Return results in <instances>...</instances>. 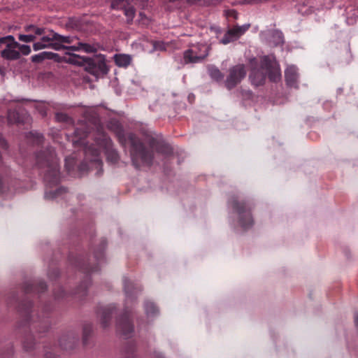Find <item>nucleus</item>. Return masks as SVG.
I'll return each mask as SVG.
<instances>
[{"label":"nucleus","instance_id":"f257e3e1","mask_svg":"<svg viewBox=\"0 0 358 358\" xmlns=\"http://www.w3.org/2000/svg\"><path fill=\"white\" fill-rule=\"evenodd\" d=\"M107 127L110 131L115 133L122 145L126 144L127 140L129 141L131 144V162L136 169H139L142 165L150 166L152 164L153 150L166 155L171 153V148L168 144L152 136L146 140L150 148V150H148L136 134L130 133L126 135L122 125L117 120H110Z\"/></svg>","mask_w":358,"mask_h":358},{"label":"nucleus","instance_id":"f03ea898","mask_svg":"<svg viewBox=\"0 0 358 358\" xmlns=\"http://www.w3.org/2000/svg\"><path fill=\"white\" fill-rule=\"evenodd\" d=\"M91 122L93 129H94V132L92 134V136L95 145H89L88 142L86 141L85 138L91 136V131L86 127L75 129L74 134L76 139L74 140V144L83 147L86 159L94 163L99 167H101L103 164L100 157L101 150L104 151L108 162L117 163L120 158L119 155L116 150L113 148L112 141L104 131L103 126L95 117H92Z\"/></svg>","mask_w":358,"mask_h":358},{"label":"nucleus","instance_id":"7ed1b4c3","mask_svg":"<svg viewBox=\"0 0 358 358\" xmlns=\"http://www.w3.org/2000/svg\"><path fill=\"white\" fill-rule=\"evenodd\" d=\"M47 285L43 280H34L25 282L23 285L22 289L25 299L22 301H17L15 296H13L15 303L17 304V308L21 315L24 324L29 325L31 330H34L38 333H43L48 331L50 327L49 314L51 307L49 304H46L41 308L42 317L38 313L34 314L31 310L32 304L27 295L32 293H41L46 290Z\"/></svg>","mask_w":358,"mask_h":358},{"label":"nucleus","instance_id":"20e7f679","mask_svg":"<svg viewBox=\"0 0 358 358\" xmlns=\"http://www.w3.org/2000/svg\"><path fill=\"white\" fill-rule=\"evenodd\" d=\"M36 161L46 186L51 188L57 185L61 177L59 161L53 148L48 147L38 152L36 155Z\"/></svg>","mask_w":358,"mask_h":358},{"label":"nucleus","instance_id":"39448f33","mask_svg":"<svg viewBox=\"0 0 358 358\" xmlns=\"http://www.w3.org/2000/svg\"><path fill=\"white\" fill-rule=\"evenodd\" d=\"M266 75L273 83H277L281 78L278 64L274 58L268 55L262 57L259 69H252L250 79L252 84L257 87L264 84Z\"/></svg>","mask_w":358,"mask_h":358},{"label":"nucleus","instance_id":"423d86ee","mask_svg":"<svg viewBox=\"0 0 358 358\" xmlns=\"http://www.w3.org/2000/svg\"><path fill=\"white\" fill-rule=\"evenodd\" d=\"M106 240L103 238L100 241L99 248L94 252V259L97 262L96 264L91 265L89 262L90 259H85L83 256L73 257L69 255V259L70 263L78 270L85 274H90L98 271L99 270V264L104 257V250L106 247Z\"/></svg>","mask_w":358,"mask_h":358},{"label":"nucleus","instance_id":"0eeeda50","mask_svg":"<svg viewBox=\"0 0 358 358\" xmlns=\"http://www.w3.org/2000/svg\"><path fill=\"white\" fill-rule=\"evenodd\" d=\"M234 211L237 213L238 223L240 226L248 229L252 227L254 224L253 217L252 216V203L249 201H239L236 197H232L229 201Z\"/></svg>","mask_w":358,"mask_h":358},{"label":"nucleus","instance_id":"6e6552de","mask_svg":"<svg viewBox=\"0 0 358 358\" xmlns=\"http://www.w3.org/2000/svg\"><path fill=\"white\" fill-rule=\"evenodd\" d=\"M71 62L85 66V69L90 73L98 76L108 73V68L104 59L101 57H80L73 55Z\"/></svg>","mask_w":358,"mask_h":358},{"label":"nucleus","instance_id":"1a4fd4ad","mask_svg":"<svg viewBox=\"0 0 358 358\" xmlns=\"http://www.w3.org/2000/svg\"><path fill=\"white\" fill-rule=\"evenodd\" d=\"M246 73L244 64H238L230 67L225 80V87L229 90L234 88L245 77Z\"/></svg>","mask_w":358,"mask_h":358},{"label":"nucleus","instance_id":"9d476101","mask_svg":"<svg viewBox=\"0 0 358 358\" xmlns=\"http://www.w3.org/2000/svg\"><path fill=\"white\" fill-rule=\"evenodd\" d=\"M208 54V50L205 45H193L184 52V61L186 64L198 63L204 59Z\"/></svg>","mask_w":358,"mask_h":358},{"label":"nucleus","instance_id":"9b49d317","mask_svg":"<svg viewBox=\"0 0 358 358\" xmlns=\"http://www.w3.org/2000/svg\"><path fill=\"white\" fill-rule=\"evenodd\" d=\"M19 43L12 35H7L5 45L0 52L1 57L8 61L17 60L20 58V51L17 50Z\"/></svg>","mask_w":358,"mask_h":358},{"label":"nucleus","instance_id":"f8f14e48","mask_svg":"<svg viewBox=\"0 0 358 358\" xmlns=\"http://www.w3.org/2000/svg\"><path fill=\"white\" fill-rule=\"evenodd\" d=\"M250 24H245L242 26L238 24L229 28L220 39V43L223 45L229 44L238 40L250 29Z\"/></svg>","mask_w":358,"mask_h":358},{"label":"nucleus","instance_id":"ddd939ff","mask_svg":"<svg viewBox=\"0 0 358 358\" xmlns=\"http://www.w3.org/2000/svg\"><path fill=\"white\" fill-rule=\"evenodd\" d=\"M57 33L52 30H49L48 33L46 32L40 36V41L35 42L33 44V49L38 51L45 48H52L55 50V44L57 43Z\"/></svg>","mask_w":358,"mask_h":358},{"label":"nucleus","instance_id":"4468645a","mask_svg":"<svg viewBox=\"0 0 358 358\" xmlns=\"http://www.w3.org/2000/svg\"><path fill=\"white\" fill-rule=\"evenodd\" d=\"M26 34H19V41L24 43L34 42L38 36H42L45 33V28L40 27L34 24H29L24 27Z\"/></svg>","mask_w":358,"mask_h":358},{"label":"nucleus","instance_id":"2eb2a0df","mask_svg":"<svg viewBox=\"0 0 358 358\" xmlns=\"http://www.w3.org/2000/svg\"><path fill=\"white\" fill-rule=\"evenodd\" d=\"M117 327L124 336L129 337L134 331V325L131 321V316L126 309L124 314L117 320Z\"/></svg>","mask_w":358,"mask_h":358},{"label":"nucleus","instance_id":"dca6fc26","mask_svg":"<svg viewBox=\"0 0 358 358\" xmlns=\"http://www.w3.org/2000/svg\"><path fill=\"white\" fill-rule=\"evenodd\" d=\"M115 313L116 306L114 304L99 307L97 310V314L100 318L101 325L103 328L109 326L111 317Z\"/></svg>","mask_w":358,"mask_h":358},{"label":"nucleus","instance_id":"f3484780","mask_svg":"<svg viewBox=\"0 0 358 358\" xmlns=\"http://www.w3.org/2000/svg\"><path fill=\"white\" fill-rule=\"evenodd\" d=\"M130 0H114L112 7L114 9L122 10L127 17L128 20H132L135 15V8L129 3Z\"/></svg>","mask_w":358,"mask_h":358},{"label":"nucleus","instance_id":"a211bd4d","mask_svg":"<svg viewBox=\"0 0 358 358\" xmlns=\"http://www.w3.org/2000/svg\"><path fill=\"white\" fill-rule=\"evenodd\" d=\"M79 338L74 333L63 335L59 341L60 348L64 350H71L78 343Z\"/></svg>","mask_w":358,"mask_h":358},{"label":"nucleus","instance_id":"6ab92c4d","mask_svg":"<svg viewBox=\"0 0 358 358\" xmlns=\"http://www.w3.org/2000/svg\"><path fill=\"white\" fill-rule=\"evenodd\" d=\"M286 83L288 86L298 87V70L294 66H288L285 71Z\"/></svg>","mask_w":358,"mask_h":358},{"label":"nucleus","instance_id":"aec40b11","mask_svg":"<svg viewBox=\"0 0 358 358\" xmlns=\"http://www.w3.org/2000/svg\"><path fill=\"white\" fill-rule=\"evenodd\" d=\"M57 43L55 44V50H70V46H66L64 44H71L73 43L75 41L78 40L76 36H62L57 33Z\"/></svg>","mask_w":358,"mask_h":358},{"label":"nucleus","instance_id":"412c9836","mask_svg":"<svg viewBox=\"0 0 358 358\" xmlns=\"http://www.w3.org/2000/svg\"><path fill=\"white\" fill-rule=\"evenodd\" d=\"M69 49L73 51H83L87 53H94L98 50V45L78 41L77 45H71Z\"/></svg>","mask_w":358,"mask_h":358},{"label":"nucleus","instance_id":"4be33fe9","mask_svg":"<svg viewBox=\"0 0 358 358\" xmlns=\"http://www.w3.org/2000/svg\"><path fill=\"white\" fill-rule=\"evenodd\" d=\"M124 289L127 296V298L133 299L136 293L141 291V289L136 287L134 283L127 278L123 279Z\"/></svg>","mask_w":358,"mask_h":358},{"label":"nucleus","instance_id":"5701e85b","mask_svg":"<svg viewBox=\"0 0 358 358\" xmlns=\"http://www.w3.org/2000/svg\"><path fill=\"white\" fill-rule=\"evenodd\" d=\"M59 55L52 52H42L38 54L32 55L31 60L34 63H41L45 60L55 59L56 60Z\"/></svg>","mask_w":358,"mask_h":358},{"label":"nucleus","instance_id":"b1692460","mask_svg":"<svg viewBox=\"0 0 358 358\" xmlns=\"http://www.w3.org/2000/svg\"><path fill=\"white\" fill-rule=\"evenodd\" d=\"M25 117L20 115L19 112L15 110H9L8 112V121L11 124H20L23 123Z\"/></svg>","mask_w":358,"mask_h":358},{"label":"nucleus","instance_id":"393cba45","mask_svg":"<svg viewBox=\"0 0 358 358\" xmlns=\"http://www.w3.org/2000/svg\"><path fill=\"white\" fill-rule=\"evenodd\" d=\"M66 192V189L63 187H58L55 190H49L47 189L45 192V197L48 199H57Z\"/></svg>","mask_w":358,"mask_h":358},{"label":"nucleus","instance_id":"a878e982","mask_svg":"<svg viewBox=\"0 0 358 358\" xmlns=\"http://www.w3.org/2000/svg\"><path fill=\"white\" fill-rule=\"evenodd\" d=\"M208 72L210 77L217 82L221 81L224 78V74L215 66H209L208 67Z\"/></svg>","mask_w":358,"mask_h":358},{"label":"nucleus","instance_id":"bb28decb","mask_svg":"<svg viewBox=\"0 0 358 358\" xmlns=\"http://www.w3.org/2000/svg\"><path fill=\"white\" fill-rule=\"evenodd\" d=\"M131 58L127 55H116L115 56V64L120 67H127L130 64Z\"/></svg>","mask_w":358,"mask_h":358},{"label":"nucleus","instance_id":"cd10ccee","mask_svg":"<svg viewBox=\"0 0 358 358\" xmlns=\"http://www.w3.org/2000/svg\"><path fill=\"white\" fill-rule=\"evenodd\" d=\"M144 306L148 317H152L159 314V309L153 302L147 301L145 302Z\"/></svg>","mask_w":358,"mask_h":358},{"label":"nucleus","instance_id":"c85d7f7f","mask_svg":"<svg viewBox=\"0 0 358 358\" xmlns=\"http://www.w3.org/2000/svg\"><path fill=\"white\" fill-rule=\"evenodd\" d=\"M27 140L33 144L40 145L43 141V136L36 131H30L26 136Z\"/></svg>","mask_w":358,"mask_h":358},{"label":"nucleus","instance_id":"c756f323","mask_svg":"<svg viewBox=\"0 0 358 358\" xmlns=\"http://www.w3.org/2000/svg\"><path fill=\"white\" fill-rule=\"evenodd\" d=\"M90 284V280L87 278L83 281L80 286L76 289L75 295H78L79 297H82L87 294V289Z\"/></svg>","mask_w":358,"mask_h":358},{"label":"nucleus","instance_id":"7c9ffc66","mask_svg":"<svg viewBox=\"0 0 358 358\" xmlns=\"http://www.w3.org/2000/svg\"><path fill=\"white\" fill-rule=\"evenodd\" d=\"M76 164V158L73 155H71L66 157L65 168L69 173L71 172V171L73 170Z\"/></svg>","mask_w":358,"mask_h":358},{"label":"nucleus","instance_id":"2f4dec72","mask_svg":"<svg viewBox=\"0 0 358 358\" xmlns=\"http://www.w3.org/2000/svg\"><path fill=\"white\" fill-rule=\"evenodd\" d=\"M83 342L84 345L87 344L88 338L91 336L92 332V326L91 324H86L83 327Z\"/></svg>","mask_w":358,"mask_h":358},{"label":"nucleus","instance_id":"473e14b6","mask_svg":"<svg viewBox=\"0 0 358 358\" xmlns=\"http://www.w3.org/2000/svg\"><path fill=\"white\" fill-rule=\"evenodd\" d=\"M55 119L58 122H66L67 124H72L73 120L68 115L64 113H57L55 114Z\"/></svg>","mask_w":358,"mask_h":358},{"label":"nucleus","instance_id":"72a5a7b5","mask_svg":"<svg viewBox=\"0 0 358 358\" xmlns=\"http://www.w3.org/2000/svg\"><path fill=\"white\" fill-rule=\"evenodd\" d=\"M308 2L305 4L303 3L301 6H299V12L302 13L303 15H309L315 11L314 8L312 6H308Z\"/></svg>","mask_w":358,"mask_h":358},{"label":"nucleus","instance_id":"f704fd0d","mask_svg":"<svg viewBox=\"0 0 358 358\" xmlns=\"http://www.w3.org/2000/svg\"><path fill=\"white\" fill-rule=\"evenodd\" d=\"M35 343L32 338H26L23 341V348L26 351H29L34 348Z\"/></svg>","mask_w":358,"mask_h":358},{"label":"nucleus","instance_id":"c9c22d12","mask_svg":"<svg viewBox=\"0 0 358 358\" xmlns=\"http://www.w3.org/2000/svg\"><path fill=\"white\" fill-rule=\"evenodd\" d=\"M17 50L20 51V55H29L31 52V47L29 45L20 43L17 47Z\"/></svg>","mask_w":358,"mask_h":358},{"label":"nucleus","instance_id":"e433bc0d","mask_svg":"<svg viewBox=\"0 0 358 358\" xmlns=\"http://www.w3.org/2000/svg\"><path fill=\"white\" fill-rule=\"evenodd\" d=\"M224 15L227 18H233L234 20L238 19V13L234 9L227 10L224 11Z\"/></svg>","mask_w":358,"mask_h":358},{"label":"nucleus","instance_id":"4c0bfd02","mask_svg":"<svg viewBox=\"0 0 358 358\" xmlns=\"http://www.w3.org/2000/svg\"><path fill=\"white\" fill-rule=\"evenodd\" d=\"M273 37L276 38V44H280L283 43V35L281 31H274L273 33Z\"/></svg>","mask_w":358,"mask_h":358},{"label":"nucleus","instance_id":"58836bf2","mask_svg":"<svg viewBox=\"0 0 358 358\" xmlns=\"http://www.w3.org/2000/svg\"><path fill=\"white\" fill-rule=\"evenodd\" d=\"M54 295L56 299L63 298L65 296V292L62 287H59L58 292H54Z\"/></svg>","mask_w":358,"mask_h":358},{"label":"nucleus","instance_id":"ea45409f","mask_svg":"<svg viewBox=\"0 0 358 358\" xmlns=\"http://www.w3.org/2000/svg\"><path fill=\"white\" fill-rule=\"evenodd\" d=\"M37 109L38 110V112L40 113V114L42 115V116H45L47 115V109H46V107L44 106V105H39L37 106Z\"/></svg>","mask_w":358,"mask_h":358},{"label":"nucleus","instance_id":"a19ab883","mask_svg":"<svg viewBox=\"0 0 358 358\" xmlns=\"http://www.w3.org/2000/svg\"><path fill=\"white\" fill-rule=\"evenodd\" d=\"M0 148L3 150H6L8 148V143L3 138L1 134H0Z\"/></svg>","mask_w":358,"mask_h":358},{"label":"nucleus","instance_id":"79ce46f5","mask_svg":"<svg viewBox=\"0 0 358 358\" xmlns=\"http://www.w3.org/2000/svg\"><path fill=\"white\" fill-rule=\"evenodd\" d=\"M59 271L57 268H54L51 272L50 271L48 275L50 278H56L59 275Z\"/></svg>","mask_w":358,"mask_h":358},{"label":"nucleus","instance_id":"37998d69","mask_svg":"<svg viewBox=\"0 0 358 358\" xmlns=\"http://www.w3.org/2000/svg\"><path fill=\"white\" fill-rule=\"evenodd\" d=\"M6 38H7V36H3V35L0 34V49L3 48Z\"/></svg>","mask_w":358,"mask_h":358},{"label":"nucleus","instance_id":"c03bdc74","mask_svg":"<svg viewBox=\"0 0 358 358\" xmlns=\"http://www.w3.org/2000/svg\"><path fill=\"white\" fill-rule=\"evenodd\" d=\"M13 354V348H10L8 350H7V352L6 353H2L1 355H0V357L1 358H6L7 357H9L11 355Z\"/></svg>","mask_w":358,"mask_h":358},{"label":"nucleus","instance_id":"a18cd8bd","mask_svg":"<svg viewBox=\"0 0 358 358\" xmlns=\"http://www.w3.org/2000/svg\"><path fill=\"white\" fill-rule=\"evenodd\" d=\"M45 358H57V357L52 352L48 351L45 352Z\"/></svg>","mask_w":358,"mask_h":358},{"label":"nucleus","instance_id":"49530a36","mask_svg":"<svg viewBox=\"0 0 358 358\" xmlns=\"http://www.w3.org/2000/svg\"><path fill=\"white\" fill-rule=\"evenodd\" d=\"M355 324L357 327H358V313H356L354 316Z\"/></svg>","mask_w":358,"mask_h":358},{"label":"nucleus","instance_id":"de8ad7c7","mask_svg":"<svg viewBox=\"0 0 358 358\" xmlns=\"http://www.w3.org/2000/svg\"><path fill=\"white\" fill-rule=\"evenodd\" d=\"M156 357L157 358H164L163 356L159 353L157 354Z\"/></svg>","mask_w":358,"mask_h":358},{"label":"nucleus","instance_id":"09e8293b","mask_svg":"<svg viewBox=\"0 0 358 358\" xmlns=\"http://www.w3.org/2000/svg\"><path fill=\"white\" fill-rule=\"evenodd\" d=\"M83 166H85V164H82L81 166H80V169H83Z\"/></svg>","mask_w":358,"mask_h":358},{"label":"nucleus","instance_id":"8fccbe9b","mask_svg":"<svg viewBox=\"0 0 358 358\" xmlns=\"http://www.w3.org/2000/svg\"><path fill=\"white\" fill-rule=\"evenodd\" d=\"M347 22H348V23H349V24L350 23V20H349V19H348V20H347Z\"/></svg>","mask_w":358,"mask_h":358},{"label":"nucleus","instance_id":"3c124183","mask_svg":"<svg viewBox=\"0 0 358 358\" xmlns=\"http://www.w3.org/2000/svg\"><path fill=\"white\" fill-rule=\"evenodd\" d=\"M127 358H129V357H127Z\"/></svg>","mask_w":358,"mask_h":358}]
</instances>
